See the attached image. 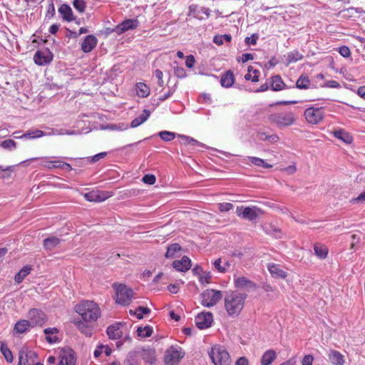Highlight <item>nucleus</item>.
<instances>
[{
  "instance_id": "obj_5",
  "label": "nucleus",
  "mask_w": 365,
  "mask_h": 365,
  "mask_svg": "<svg viewBox=\"0 0 365 365\" xmlns=\"http://www.w3.org/2000/svg\"><path fill=\"white\" fill-rule=\"evenodd\" d=\"M209 356L215 365H230L231 359L228 351L221 345H215L209 351Z\"/></svg>"
},
{
  "instance_id": "obj_11",
  "label": "nucleus",
  "mask_w": 365,
  "mask_h": 365,
  "mask_svg": "<svg viewBox=\"0 0 365 365\" xmlns=\"http://www.w3.org/2000/svg\"><path fill=\"white\" fill-rule=\"evenodd\" d=\"M28 317L31 327L42 326L46 321L45 313L38 309H31L28 313Z\"/></svg>"
},
{
  "instance_id": "obj_25",
  "label": "nucleus",
  "mask_w": 365,
  "mask_h": 365,
  "mask_svg": "<svg viewBox=\"0 0 365 365\" xmlns=\"http://www.w3.org/2000/svg\"><path fill=\"white\" fill-rule=\"evenodd\" d=\"M267 269L271 274L274 277L284 279L287 277V273L282 270L279 264L274 263L269 264Z\"/></svg>"
},
{
  "instance_id": "obj_31",
  "label": "nucleus",
  "mask_w": 365,
  "mask_h": 365,
  "mask_svg": "<svg viewBox=\"0 0 365 365\" xmlns=\"http://www.w3.org/2000/svg\"><path fill=\"white\" fill-rule=\"evenodd\" d=\"M314 254L320 259H325L328 255V247L322 243H316L314 245Z\"/></svg>"
},
{
  "instance_id": "obj_52",
  "label": "nucleus",
  "mask_w": 365,
  "mask_h": 365,
  "mask_svg": "<svg viewBox=\"0 0 365 365\" xmlns=\"http://www.w3.org/2000/svg\"><path fill=\"white\" fill-rule=\"evenodd\" d=\"M1 351L4 356L5 357L7 362L11 363L13 361V354L6 346H1Z\"/></svg>"
},
{
  "instance_id": "obj_59",
  "label": "nucleus",
  "mask_w": 365,
  "mask_h": 365,
  "mask_svg": "<svg viewBox=\"0 0 365 365\" xmlns=\"http://www.w3.org/2000/svg\"><path fill=\"white\" fill-rule=\"evenodd\" d=\"M338 51L339 53L343 56V57H345V58H347V57H349L350 55H351V51H350V49L348 46H340L339 48H338Z\"/></svg>"
},
{
  "instance_id": "obj_29",
  "label": "nucleus",
  "mask_w": 365,
  "mask_h": 365,
  "mask_svg": "<svg viewBox=\"0 0 365 365\" xmlns=\"http://www.w3.org/2000/svg\"><path fill=\"white\" fill-rule=\"evenodd\" d=\"M36 354L33 351L21 352L19 354V365H31L34 363L33 357Z\"/></svg>"
},
{
  "instance_id": "obj_54",
  "label": "nucleus",
  "mask_w": 365,
  "mask_h": 365,
  "mask_svg": "<svg viewBox=\"0 0 365 365\" xmlns=\"http://www.w3.org/2000/svg\"><path fill=\"white\" fill-rule=\"evenodd\" d=\"M179 137L181 138L183 140V143L185 144H192L193 145H201L202 144L196 140L195 139L184 135H179Z\"/></svg>"
},
{
  "instance_id": "obj_7",
  "label": "nucleus",
  "mask_w": 365,
  "mask_h": 365,
  "mask_svg": "<svg viewBox=\"0 0 365 365\" xmlns=\"http://www.w3.org/2000/svg\"><path fill=\"white\" fill-rule=\"evenodd\" d=\"M185 351L178 345H172L165 352L164 361L167 365H177L184 357Z\"/></svg>"
},
{
  "instance_id": "obj_8",
  "label": "nucleus",
  "mask_w": 365,
  "mask_h": 365,
  "mask_svg": "<svg viewBox=\"0 0 365 365\" xmlns=\"http://www.w3.org/2000/svg\"><path fill=\"white\" fill-rule=\"evenodd\" d=\"M222 297L220 291L212 289H206L201 294V304L207 307H213L222 299Z\"/></svg>"
},
{
  "instance_id": "obj_42",
  "label": "nucleus",
  "mask_w": 365,
  "mask_h": 365,
  "mask_svg": "<svg viewBox=\"0 0 365 365\" xmlns=\"http://www.w3.org/2000/svg\"><path fill=\"white\" fill-rule=\"evenodd\" d=\"M247 159L250 160V162L253 164L254 165L257 167L264 168H272V165L271 164H269L266 163L263 159L257 158V157H253V156H248Z\"/></svg>"
},
{
  "instance_id": "obj_45",
  "label": "nucleus",
  "mask_w": 365,
  "mask_h": 365,
  "mask_svg": "<svg viewBox=\"0 0 365 365\" xmlns=\"http://www.w3.org/2000/svg\"><path fill=\"white\" fill-rule=\"evenodd\" d=\"M153 327L150 326L139 327L137 329V334L140 337L146 338L149 337L153 334Z\"/></svg>"
},
{
  "instance_id": "obj_14",
  "label": "nucleus",
  "mask_w": 365,
  "mask_h": 365,
  "mask_svg": "<svg viewBox=\"0 0 365 365\" xmlns=\"http://www.w3.org/2000/svg\"><path fill=\"white\" fill-rule=\"evenodd\" d=\"M213 322V317L211 312H202L195 318V324L200 329L208 328Z\"/></svg>"
},
{
  "instance_id": "obj_21",
  "label": "nucleus",
  "mask_w": 365,
  "mask_h": 365,
  "mask_svg": "<svg viewBox=\"0 0 365 365\" xmlns=\"http://www.w3.org/2000/svg\"><path fill=\"white\" fill-rule=\"evenodd\" d=\"M38 159V158H31L30 160L34 161ZM39 159L41 160L40 165L43 167L48 168V170H51L53 168H59V167H56L54 165H60L61 160L57 159L55 157H42L39 158Z\"/></svg>"
},
{
  "instance_id": "obj_27",
  "label": "nucleus",
  "mask_w": 365,
  "mask_h": 365,
  "mask_svg": "<svg viewBox=\"0 0 365 365\" xmlns=\"http://www.w3.org/2000/svg\"><path fill=\"white\" fill-rule=\"evenodd\" d=\"M32 267L31 265L26 264L24 266L19 272L15 275L14 280L17 284H20L31 272Z\"/></svg>"
},
{
  "instance_id": "obj_23",
  "label": "nucleus",
  "mask_w": 365,
  "mask_h": 365,
  "mask_svg": "<svg viewBox=\"0 0 365 365\" xmlns=\"http://www.w3.org/2000/svg\"><path fill=\"white\" fill-rule=\"evenodd\" d=\"M173 267L178 271L187 272L190 269L191 260L188 257L183 256L180 260L173 261Z\"/></svg>"
},
{
  "instance_id": "obj_3",
  "label": "nucleus",
  "mask_w": 365,
  "mask_h": 365,
  "mask_svg": "<svg viewBox=\"0 0 365 365\" xmlns=\"http://www.w3.org/2000/svg\"><path fill=\"white\" fill-rule=\"evenodd\" d=\"M113 288L115 293V302L122 306H127L130 304L133 297L132 289L125 284L114 283Z\"/></svg>"
},
{
  "instance_id": "obj_15",
  "label": "nucleus",
  "mask_w": 365,
  "mask_h": 365,
  "mask_svg": "<svg viewBox=\"0 0 365 365\" xmlns=\"http://www.w3.org/2000/svg\"><path fill=\"white\" fill-rule=\"evenodd\" d=\"M74 324L77 329L86 336H91L93 332V322H87L81 318L74 321Z\"/></svg>"
},
{
  "instance_id": "obj_12",
  "label": "nucleus",
  "mask_w": 365,
  "mask_h": 365,
  "mask_svg": "<svg viewBox=\"0 0 365 365\" xmlns=\"http://www.w3.org/2000/svg\"><path fill=\"white\" fill-rule=\"evenodd\" d=\"M139 22L137 19H129L123 21L118 25H117L112 31L116 33L118 35H120L128 30L135 29L138 26Z\"/></svg>"
},
{
  "instance_id": "obj_26",
  "label": "nucleus",
  "mask_w": 365,
  "mask_h": 365,
  "mask_svg": "<svg viewBox=\"0 0 365 365\" xmlns=\"http://www.w3.org/2000/svg\"><path fill=\"white\" fill-rule=\"evenodd\" d=\"M235 82L234 74L231 71H227L221 76L220 83L222 87L230 88Z\"/></svg>"
},
{
  "instance_id": "obj_38",
  "label": "nucleus",
  "mask_w": 365,
  "mask_h": 365,
  "mask_svg": "<svg viewBox=\"0 0 365 365\" xmlns=\"http://www.w3.org/2000/svg\"><path fill=\"white\" fill-rule=\"evenodd\" d=\"M136 94L141 98H145L150 94V88L144 83L140 82L135 85Z\"/></svg>"
},
{
  "instance_id": "obj_53",
  "label": "nucleus",
  "mask_w": 365,
  "mask_h": 365,
  "mask_svg": "<svg viewBox=\"0 0 365 365\" xmlns=\"http://www.w3.org/2000/svg\"><path fill=\"white\" fill-rule=\"evenodd\" d=\"M259 71L258 70H255L254 74L253 73H247L245 74V78L246 81H251L252 82L256 83L259 81Z\"/></svg>"
},
{
  "instance_id": "obj_62",
  "label": "nucleus",
  "mask_w": 365,
  "mask_h": 365,
  "mask_svg": "<svg viewBox=\"0 0 365 365\" xmlns=\"http://www.w3.org/2000/svg\"><path fill=\"white\" fill-rule=\"evenodd\" d=\"M233 208V205L230 202L220 203L219 205V209L221 212H227Z\"/></svg>"
},
{
  "instance_id": "obj_2",
  "label": "nucleus",
  "mask_w": 365,
  "mask_h": 365,
  "mask_svg": "<svg viewBox=\"0 0 365 365\" xmlns=\"http://www.w3.org/2000/svg\"><path fill=\"white\" fill-rule=\"evenodd\" d=\"M75 312L87 322H96L101 315V311L96 302L83 300L76 305Z\"/></svg>"
},
{
  "instance_id": "obj_51",
  "label": "nucleus",
  "mask_w": 365,
  "mask_h": 365,
  "mask_svg": "<svg viewBox=\"0 0 365 365\" xmlns=\"http://www.w3.org/2000/svg\"><path fill=\"white\" fill-rule=\"evenodd\" d=\"M175 66H173V71L175 76L180 78H183L186 77V71L185 70L181 67L179 66L177 62H175Z\"/></svg>"
},
{
  "instance_id": "obj_24",
  "label": "nucleus",
  "mask_w": 365,
  "mask_h": 365,
  "mask_svg": "<svg viewBox=\"0 0 365 365\" xmlns=\"http://www.w3.org/2000/svg\"><path fill=\"white\" fill-rule=\"evenodd\" d=\"M329 361L333 365H344L345 363L344 356L339 351L331 349L328 352Z\"/></svg>"
},
{
  "instance_id": "obj_6",
  "label": "nucleus",
  "mask_w": 365,
  "mask_h": 365,
  "mask_svg": "<svg viewBox=\"0 0 365 365\" xmlns=\"http://www.w3.org/2000/svg\"><path fill=\"white\" fill-rule=\"evenodd\" d=\"M269 120L278 127H287L292 125L295 120L294 114L292 112H277L270 114Z\"/></svg>"
},
{
  "instance_id": "obj_47",
  "label": "nucleus",
  "mask_w": 365,
  "mask_h": 365,
  "mask_svg": "<svg viewBox=\"0 0 365 365\" xmlns=\"http://www.w3.org/2000/svg\"><path fill=\"white\" fill-rule=\"evenodd\" d=\"M232 36L230 34L216 35L213 37V42L217 45L223 44L224 41L230 42Z\"/></svg>"
},
{
  "instance_id": "obj_4",
  "label": "nucleus",
  "mask_w": 365,
  "mask_h": 365,
  "mask_svg": "<svg viewBox=\"0 0 365 365\" xmlns=\"http://www.w3.org/2000/svg\"><path fill=\"white\" fill-rule=\"evenodd\" d=\"M123 324L120 322L110 325L106 330L108 338L112 340L120 339L117 341L116 346L120 348L125 341H130L131 338L128 333H124L122 328Z\"/></svg>"
},
{
  "instance_id": "obj_60",
  "label": "nucleus",
  "mask_w": 365,
  "mask_h": 365,
  "mask_svg": "<svg viewBox=\"0 0 365 365\" xmlns=\"http://www.w3.org/2000/svg\"><path fill=\"white\" fill-rule=\"evenodd\" d=\"M222 260L220 258L219 259H217L216 260H215V262H213V265L215 267V268L220 272L221 273H223L226 271V267L225 266H222Z\"/></svg>"
},
{
  "instance_id": "obj_19",
  "label": "nucleus",
  "mask_w": 365,
  "mask_h": 365,
  "mask_svg": "<svg viewBox=\"0 0 365 365\" xmlns=\"http://www.w3.org/2000/svg\"><path fill=\"white\" fill-rule=\"evenodd\" d=\"M76 359L75 354L72 350L63 351L59 355V361L58 365H76Z\"/></svg>"
},
{
  "instance_id": "obj_22",
  "label": "nucleus",
  "mask_w": 365,
  "mask_h": 365,
  "mask_svg": "<svg viewBox=\"0 0 365 365\" xmlns=\"http://www.w3.org/2000/svg\"><path fill=\"white\" fill-rule=\"evenodd\" d=\"M235 286L237 288L245 289L247 290L255 289L256 284L245 277H239L234 279Z\"/></svg>"
},
{
  "instance_id": "obj_61",
  "label": "nucleus",
  "mask_w": 365,
  "mask_h": 365,
  "mask_svg": "<svg viewBox=\"0 0 365 365\" xmlns=\"http://www.w3.org/2000/svg\"><path fill=\"white\" fill-rule=\"evenodd\" d=\"M55 13H56V11H55L54 4L53 2H51L48 6L46 17L48 19H51V18L53 17V16L55 15Z\"/></svg>"
},
{
  "instance_id": "obj_64",
  "label": "nucleus",
  "mask_w": 365,
  "mask_h": 365,
  "mask_svg": "<svg viewBox=\"0 0 365 365\" xmlns=\"http://www.w3.org/2000/svg\"><path fill=\"white\" fill-rule=\"evenodd\" d=\"M210 278H211V274L210 272H205V273H202L200 276V282L202 283V284H208L210 282Z\"/></svg>"
},
{
  "instance_id": "obj_56",
  "label": "nucleus",
  "mask_w": 365,
  "mask_h": 365,
  "mask_svg": "<svg viewBox=\"0 0 365 365\" xmlns=\"http://www.w3.org/2000/svg\"><path fill=\"white\" fill-rule=\"evenodd\" d=\"M142 180L144 183L151 185L155 182L156 178L154 175L146 174L143 176Z\"/></svg>"
},
{
  "instance_id": "obj_13",
  "label": "nucleus",
  "mask_w": 365,
  "mask_h": 365,
  "mask_svg": "<svg viewBox=\"0 0 365 365\" xmlns=\"http://www.w3.org/2000/svg\"><path fill=\"white\" fill-rule=\"evenodd\" d=\"M53 60V53L48 50L37 51L34 56V63L38 66L50 63Z\"/></svg>"
},
{
  "instance_id": "obj_16",
  "label": "nucleus",
  "mask_w": 365,
  "mask_h": 365,
  "mask_svg": "<svg viewBox=\"0 0 365 365\" xmlns=\"http://www.w3.org/2000/svg\"><path fill=\"white\" fill-rule=\"evenodd\" d=\"M84 198L89 202H100L107 200L110 195L107 192L92 190L83 195Z\"/></svg>"
},
{
  "instance_id": "obj_48",
  "label": "nucleus",
  "mask_w": 365,
  "mask_h": 365,
  "mask_svg": "<svg viewBox=\"0 0 365 365\" xmlns=\"http://www.w3.org/2000/svg\"><path fill=\"white\" fill-rule=\"evenodd\" d=\"M158 135L165 142H169L174 140L176 135L175 133L167 130L160 131L158 133Z\"/></svg>"
},
{
  "instance_id": "obj_34",
  "label": "nucleus",
  "mask_w": 365,
  "mask_h": 365,
  "mask_svg": "<svg viewBox=\"0 0 365 365\" xmlns=\"http://www.w3.org/2000/svg\"><path fill=\"white\" fill-rule=\"evenodd\" d=\"M61 242V240L56 237L52 236L48 238H46L43 240V247L47 250H52L55 247L59 245Z\"/></svg>"
},
{
  "instance_id": "obj_55",
  "label": "nucleus",
  "mask_w": 365,
  "mask_h": 365,
  "mask_svg": "<svg viewBox=\"0 0 365 365\" xmlns=\"http://www.w3.org/2000/svg\"><path fill=\"white\" fill-rule=\"evenodd\" d=\"M1 145L4 149L14 150L16 148V142L13 140L8 139L2 141Z\"/></svg>"
},
{
  "instance_id": "obj_35",
  "label": "nucleus",
  "mask_w": 365,
  "mask_h": 365,
  "mask_svg": "<svg viewBox=\"0 0 365 365\" xmlns=\"http://www.w3.org/2000/svg\"><path fill=\"white\" fill-rule=\"evenodd\" d=\"M56 328H46L43 332L46 334V341L50 344L56 343L58 341L56 334L58 333Z\"/></svg>"
},
{
  "instance_id": "obj_28",
  "label": "nucleus",
  "mask_w": 365,
  "mask_h": 365,
  "mask_svg": "<svg viewBox=\"0 0 365 365\" xmlns=\"http://www.w3.org/2000/svg\"><path fill=\"white\" fill-rule=\"evenodd\" d=\"M140 353L135 351H130L124 361V365H140Z\"/></svg>"
},
{
  "instance_id": "obj_32",
  "label": "nucleus",
  "mask_w": 365,
  "mask_h": 365,
  "mask_svg": "<svg viewBox=\"0 0 365 365\" xmlns=\"http://www.w3.org/2000/svg\"><path fill=\"white\" fill-rule=\"evenodd\" d=\"M277 357V354L275 351L272 349H269L266 351L262 358H261V364L262 365H269L271 364L274 360Z\"/></svg>"
},
{
  "instance_id": "obj_1",
  "label": "nucleus",
  "mask_w": 365,
  "mask_h": 365,
  "mask_svg": "<svg viewBox=\"0 0 365 365\" xmlns=\"http://www.w3.org/2000/svg\"><path fill=\"white\" fill-rule=\"evenodd\" d=\"M247 294L237 292H230L225 297V309L230 317H237L242 310Z\"/></svg>"
},
{
  "instance_id": "obj_43",
  "label": "nucleus",
  "mask_w": 365,
  "mask_h": 365,
  "mask_svg": "<svg viewBox=\"0 0 365 365\" xmlns=\"http://www.w3.org/2000/svg\"><path fill=\"white\" fill-rule=\"evenodd\" d=\"M130 315H134L138 319L143 318L144 314H148L150 313V309L148 307H138L135 310L130 309L129 311Z\"/></svg>"
},
{
  "instance_id": "obj_41",
  "label": "nucleus",
  "mask_w": 365,
  "mask_h": 365,
  "mask_svg": "<svg viewBox=\"0 0 365 365\" xmlns=\"http://www.w3.org/2000/svg\"><path fill=\"white\" fill-rule=\"evenodd\" d=\"M334 135L346 143H351L352 142V137L344 130L339 129L334 132Z\"/></svg>"
},
{
  "instance_id": "obj_63",
  "label": "nucleus",
  "mask_w": 365,
  "mask_h": 365,
  "mask_svg": "<svg viewBox=\"0 0 365 365\" xmlns=\"http://www.w3.org/2000/svg\"><path fill=\"white\" fill-rule=\"evenodd\" d=\"M314 357L311 354L305 355L302 361V365H313Z\"/></svg>"
},
{
  "instance_id": "obj_20",
  "label": "nucleus",
  "mask_w": 365,
  "mask_h": 365,
  "mask_svg": "<svg viewBox=\"0 0 365 365\" xmlns=\"http://www.w3.org/2000/svg\"><path fill=\"white\" fill-rule=\"evenodd\" d=\"M98 39L94 35L86 36L81 43V50L84 53H90L97 46Z\"/></svg>"
},
{
  "instance_id": "obj_37",
  "label": "nucleus",
  "mask_w": 365,
  "mask_h": 365,
  "mask_svg": "<svg viewBox=\"0 0 365 365\" xmlns=\"http://www.w3.org/2000/svg\"><path fill=\"white\" fill-rule=\"evenodd\" d=\"M30 327L31 325L29 320H20L15 324L14 331L17 334H22L26 332Z\"/></svg>"
},
{
  "instance_id": "obj_17",
  "label": "nucleus",
  "mask_w": 365,
  "mask_h": 365,
  "mask_svg": "<svg viewBox=\"0 0 365 365\" xmlns=\"http://www.w3.org/2000/svg\"><path fill=\"white\" fill-rule=\"evenodd\" d=\"M203 14L207 18L210 16V10L209 8L204 6H199L197 4H191L188 7V15L192 16L194 18L202 19L201 14Z\"/></svg>"
},
{
  "instance_id": "obj_30",
  "label": "nucleus",
  "mask_w": 365,
  "mask_h": 365,
  "mask_svg": "<svg viewBox=\"0 0 365 365\" xmlns=\"http://www.w3.org/2000/svg\"><path fill=\"white\" fill-rule=\"evenodd\" d=\"M150 115V112L148 110H147V109L143 110V113L140 115L135 118L131 121L130 127L136 128V127L140 125L141 124H143L144 122H145L148 120Z\"/></svg>"
},
{
  "instance_id": "obj_33",
  "label": "nucleus",
  "mask_w": 365,
  "mask_h": 365,
  "mask_svg": "<svg viewBox=\"0 0 365 365\" xmlns=\"http://www.w3.org/2000/svg\"><path fill=\"white\" fill-rule=\"evenodd\" d=\"M180 250L181 246L178 243L171 244L168 247L165 257L168 259L175 258Z\"/></svg>"
},
{
  "instance_id": "obj_9",
  "label": "nucleus",
  "mask_w": 365,
  "mask_h": 365,
  "mask_svg": "<svg viewBox=\"0 0 365 365\" xmlns=\"http://www.w3.org/2000/svg\"><path fill=\"white\" fill-rule=\"evenodd\" d=\"M304 116L308 123L317 125L323 120L324 113L322 108L311 106L304 110Z\"/></svg>"
},
{
  "instance_id": "obj_18",
  "label": "nucleus",
  "mask_w": 365,
  "mask_h": 365,
  "mask_svg": "<svg viewBox=\"0 0 365 365\" xmlns=\"http://www.w3.org/2000/svg\"><path fill=\"white\" fill-rule=\"evenodd\" d=\"M58 11L64 21L71 22L76 20V16L73 14L71 7L67 4H61Z\"/></svg>"
},
{
  "instance_id": "obj_10",
  "label": "nucleus",
  "mask_w": 365,
  "mask_h": 365,
  "mask_svg": "<svg viewBox=\"0 0 365 365\" xmlns=\"http://www.w3.org/2000/svg\"><path fill=\"white\" fill-rule=\"evenodd\" d=\"M236 214L242 219L254 221L262 214V210L255 206H238L236 209Z\"/></svg>"
},
{
  "instance_id": "obj_44",
  "label": "nucleus",
  "mask_w": 365,
  "mask_h": 365,
  "mask_svg": "<svg viewBox=\"0 0 365 365\" xmlns=\"http://www.w3.org/2000/svg\"><path fill=\"white\" fill-rule=\"evenodd\" d=\"M311 81L307 76H301L296 83V86L299 89H308L310 88Z\"/></svg>"
},
{
  "instance_id": "obj_46",
  "label": "nucleus",
  "mask_w": 365,
  "mask_h": 365,
  "mask_svg": "<svg viewBox=\"0 0 365 365\" xmlns=\"http://www.w3.org/2000/svg\"><path fill=\"white\" fill-rule=\"evenodd\" d=\"M148 364H153L155 362V355L153 351H144L140 356Z\"/></svg>"
},
{
  "instance_id": "obj_50",
  "label": "nucleus",
  "mask_w": 365,
  "mask_h": 365,
  "mask_svg": "<svg viewBox=\"0 0 365 365\" xmlns=\"http://www.w3.org/2000/svg\"><path fill=\"white\" fill-rule=\"evenodd\" d=\"M72 4L74 9L80 14L83 13L86 10V4L84 0H73Z\"/></svg>"
},
{
  "instance_id": "obj_57",
  "label": "nucleus",
  "mask_w": 365,
  "mask_h": 365,
  "mask_svg": "<svg viewBox=\"0 0 365 365\" xmlns=\"http://www.w3.org/2000/svg\"><path fill=\"white\" fill-rule=\"evenodd\" d=\"M259 38L258 34H253L251 36H247L245 39V42L247 45H255Z\"/></svg>"
},
{
  "instance_id": "obj_40",
  "label": "nucleus",
  "mask_w": 365,
  "mask_h": 365,
  "mask_svg": "<svg viewBox=\"0 0 365 365\" xmlns=\"http://www.w3.org/2000/svg\"><path fill=\"white\" fill-rule=\"evenodd\" d=\"M45 135V133L41 130H30L16 138L36 139Z\"/></svg>"
},
{
  "instance_id": "obj_58",
  "label": "nucleus",
  "mask_w": 365,
  "mask_h": 365,
  "mask_svg": "<svg viewBox=\"0 0 365 365\" xmlns=\"http://www.w3.org/2000/svg\"><path fill=\"white\" fill-rule=\"evenodd\" d=\"M106 155H107L106 152L99 153L91 158H88L87 159V160L90 163H95L98 162L100 159L106 157Z\"/></svg>"
},
{
  "instance_id": "obj_49",
  "label": "nucleus",
  "mask_w": 365,
  "mask_h": 365,
  "mask_svg": "<svg viewBox=\"0 0 365 365\" xmlns=\"http://www.w3.org/2000/svg\"><path fill=\"white\" fill-rule=\"evenodd\" d=\"M258 138L260 140L269 143H275L279 140V137L277 135H267L265 133H259Z\"/></svg>"
},
{
  "instance_id": "obj_36",
  "label": "nucleus",
  "mask_w": 365,
  "mask_h": 365,
  "mask_svg": "<svg viewBox=\"0 0 365 365\" xmlns=\"http://www.w3.org/2000/svg\"><path fill=\"white\" fill-rule=\"evenodd\" d=\"M271 88L274 91H282L285 88V83L281 76L276 75L272 77Z\"/></svg>"
},
{
  "instance_id": "obj_39",
  "label": "nucleus",
  "mask_w": 365,
  "mask_h": 365,
  "mask_svg": "<svg viewBox=\"0 0 365 365\" xmlns=\"http://www.w3.org/2000/svg\"><path fill=\"white\" fill-rule=\"evenodd\" d=\"M303 58V55L298 51L294 50L287 53L286 56L287 64L289 65L292 63L297 62Z\"/></svg>"
}]
</instances>
